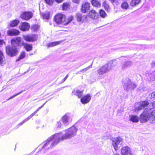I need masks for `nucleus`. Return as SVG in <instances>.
Wrapping results in <instances>:
<instances>
[{
  "label": "nucleus",
  "instance_id": "9b49d317",
  "mask_svg": "<svg viewBox=\"0 0 155 155\" xmlns=\"http://www.w3.org/2000/svg\"><path fill=\"white\" fill-rule=\"evenodd\" d=\"M24 39L26 41L32 42L36 40L38 38L36 35H27L23 36Z\"/></svg>",
  "mask_w": 155,
  "mask_h": 155
},
{
  "label": "nucleus",
  "instance_id": "2f4dec72",
  "mask_svg": "<svg viewBox=\"0 0 155 155\" xmlns=\"http://www.w3.org/2000/svg\"><path fill=\"white\" fill-rule=\"evenodd\" d=\"M100 16L103 18L106 17L107 15L105 12L102 9L100 10L99 12Z\"/></svg>",
  "mask_w": 155,
  "mask_h": 155
},
{
  "label": "nucleus",
  "instance_id": "dca6fc26",
  "mask_svg": "<svg viewBox=\"0 0 155 155\" xmlns=\"http://www.w3.org/2000/svg\"><path fill=\"white\" fill-rule=\"evenodd\" d=\"M88 16L93 19H96L98 17V13L94 10H91L90 11Z\"/></svg>",
  "mask_w": 155,
  "mask_h": 155
},
{
  "label": "nucleus",
  "instance_id": "72a5a7b5",
  "mask_svg": "<svg viewBox=\"0 0 155 155\" xmlns=\"http://www.w3.org/2000/svg\"><path fill=\"white\" fill-rule=\"evenodd\" d=\"M39 28V26L37 25H33L32 26V29L34 31H37Z\"/></svg>",
  "mask_w": 155,
  "mask_h": 155
},
{
  "label": "nucleus",
  "instance_id": "4468645a",
  "mask_svg": "<svg viewBox=\"0 0 155 155\" xmlns=\"http://www.w3.org/2000/svg\"><path fill=\"white\" fill-rule=\"evenodd\" d=\"M29 28V24L26 22L22 23L19 26V29L23 31L28 30Z\"/></svg>",
  "mask_w": 155,
  "mask_h": 155
},
{
  "label": "nucleus",
  "instance_id": "49530a36",
  "mask_svg": "<svg viewBox=\"0 0 155 155\" xmlns=\"http://www.w3.org/2000/svg\"><path fill=\"white\" fill-rule=\"evenodd\" d=\"M72 1L73 2L76 3H78V0H72Z\"/></svg>",
  "mask_w": 155,
  "mask_h": 155
},
{
  "label": "nucleus",
  "instance_id": "f8f14e48",
  "mask_svg": "<svg viewBox=\"0 0 155 155\" xmlns=\"http://www.w3.org/2000/svg\"><path fill=\"white\" fill-rule=\"evenodd\" d=\"M21 18L26 20L30 19L33 16V14L30 12H23L21 16Z\"/></svg>",
  "mask_w": 155,
  "mask_h": 155
},
{
  "label": "nucleus",
  "instance_id": "393cba45",
  "mask_svg": "<svg viewBox=\"0 0 155 155\" xmlns=\"http://www.w3.org/2000/svg\"><path fill=\"white\" fill-rule=\"evenodd\" d=\"M24 48L27 51H31L32 49V46L31 45H29L26 43H24L23 44Z\"/></svg>",
  "mask_w": 155,
  "mask_h": 155
},
{
  "label": "nucleus",
  "instance_id": "4be33fe9",
  "mask_svg": "<svg viewBox=\"0 0 155 155\" xmlns=\"http://www.w3.org/2000/svg\"><path fill=\"white\" fill-rule=\"evenodd\" d=\"M141 0H131L130 2V5L132 7H134L138 5Z\"/></svg>",
  "mask_w": 155,
  "mask_h": 155
},
{
  "label": "nucleus",
  "instance_id": "c85d7f7f",
  "mask_svg": "<svg viewBox=\"0 0 155 155\" xmlns=\"http://www.w3.org/2000/svg\"><path fill=\"white\" fill-rule=\"evenodd\" d=\"M102 5L106 11H108L109 10V7L107 1H104L103 2Z\"/></svg>",
  "mask_w": 155,
  "mask_h": 155
},
{
  "label": "nucleus",
  "instance_id": "b1692460",
  "mask_svg": "<svg viewBox=\"0 0 155 155\" xmlns=\"http://www.w3.org/2000/svg\"><path fill=\"white\" fill-rule=\"evenodd\" d=\"M41 16L44 19L48 20L49 19L50 16V12H46L44 13H42L41 14Z\"/></svg>",
  "mask_w": 155,
  "mask_h": 155
},
{
  "label": "nucleus",
  "instance_id": "6e6d98bb",
  "mask_svg": "<svg viewBox=\"0 0 155 155\" xmlns=\"http://www.w3.org/2000/svg\"><path fill=\"white\" fill-rule=\"evenodd\" d=\"M124 0V2H126L127 1H128V0Z\"/></svg>",
  "mask_w": 155,
  "mask_h": 155
},
{
  "label": "nucleus",
  "instance_id": "423d86ee",
  "mask_svg": "<svg viewBox=\"0 0 155 155\" xmlns=\"http://www.w3.org/2000/svg\"><path fill=\"white\" fill-rule=\"evenodd\" d=\"M123 139L120 137L114 138L112 139V145L116 151L120 147V145L122 143Z\"/></svg>",
  "mask_w": 155,
  "mask_h": 155
},
{
  "label": "nucleus",
  "instance_id": "c03bdc74",
  "mask_svg": "<svg viewBox=\"0 0 155 155\" xmlns=\"http://www.w3.org/2000/svg\"><path fill=\"white\" fill-rule=\"evenodd\" d=\"M152 107L151 108H155V101H153L152 103Z\"/></svg>",
  "mask_w": 155,
  "mask_h": 155
},
{
  "label": "nucleus",
  "instance_id": "5701e85b",
  "mask_svg": "<svg viewBox=\"0 0 155 155\" xmlns=\"http://www.w3.org/2000/svg\"><path fill=\"white\" fill-rule=\"evenodd\" d=\"M92 5L96 7H99L101 5L100 2L98 0H92L91 1Z\"/></svg>",
  "mask_w": 155,
  "mask_h": 155
},
{
  "label": "nucleus",
  "instance_id": "bb28decb",
  "mask_svg": "<svg viewBox=\"0 0 155 155\" xmlns=\"http://www.w3.org/2000/svg\"><path fill=\"white\" fill-rule=\"evenodd\" d=\"M60 43V41H54L48 43L46 46L48 47H52L59 44Z\"/></svg>",
  "mask_w": 155,
  "mask_h": 155
},
{
  "label": "nucleus",
  "instance_id": "aec40b11",
  "mask_svg": "<svg viewBox=\"0 0 155 155\" xmlns=\"http://www.w3.org/2000/svg\"><path fill=\"white\" fill-rule=\"evenodd\" d=\"M129 117L130 120L134 123L138 122L139 120L138 117L135 115H130Z\"/></svg>",
  "mask_w": 155,
  "mask_h": 155
},
{
  "label": "nucleus",
  "instance_id": "4d7b16f0",
  "mask_svg": "<svg viewBox=\"0 0 155 155\" xmlns=\"http://www.w3.org/2000/svg\"><path fill=\"white\" fill-rule=\"evenodd\" d=\"M32 54H29V55H32Z\"/></svg>",
  "mask_w": 155,
  "mask_h": 155
},
{
  "label": "nucleus",
  "instance_id": "a878e982",
  "mask_svg": "<svg viewBox=\"0 0 155 155\" xmlns=\"http://www.w3.org/2000/svg\"><path fill=\"white\" fill-rule=\"evenodd\" d=\"M118 62L116 60H114L113 61H110L107 64V65L110 64V69L113 67L116 66Z\"/></svg>",
  "mask_w": 155,
  "mask_h": 155
},
{
  "label": "nucleus",
  "instance_id": "7c9ffc66",
  "mask_svg": "<svg viewBox=\"0 0 155 155\" xmlns=\"http://www.w3.org/2000/svg\"><path fill=\"white\" fill-rule=\"evenodd\" d=\"M25 56V51H22L21 52L20 56L16 59V61H18L21 59L24 58Z\"/></svg>",
  "mask_w": 155,
  "mask_h": 155
},
{
  "label": "nucleus",
  "instance_id": "864d4df0",
  "mask_svg": "<svg viewBox=\"0 0 155 155\" xmlns=\"http://www.w3.org/2000/svg\"><path fill=\"white\" fill-rule=\"evenodd\" d=\"M111 2H114V0H110Z\"/></svg>",
  "mask_w": 155,
  "mask_h": 155
},
{
  "label": "nucleus",
  "instance_id": "ea45409f",
  "mask_svg": "<svg viewBox=\"0 0 155 155\" xmlns=\"http://www.w3.org/2000/svg\"><path fill=\"white\" fill-rule=\"evenodd\" d=\"M46 3L49 5H51L54 2V0H45Z\"/></svg>",
  "mask_w": 155,
  "mask_h": 155
},
{
  "label": "nucleus",
  "instance_id": "ddd939ff",
  "mask_svg": "<svg viewBox=\"0 0 155 155\" xmlns=\"http://www.w3.org/2000/svg\"><path fill=\"white\" fill-rule=\"evenodd\" d=\"M61 120L64 125L66 126L71 121L69 114H67L63 116Z\"/></svg>",
  "mask_w": 155,
  "mask_h": 155
},
{
  "label": "nucleus",
  "instance_id": "4c0bfd02",
  "mask_svg": "<svg viewBox=\"0 0 155 155\" xmlns=\"http://www.w3.org/2000/svg\"><path fill=\"white\" fill-rule=\"evenodd\" d=\"M149 76L150 78V79L149 80L152 81H153L155 80V75L154 74H150Z\"/></svg>",
  "mask_w": 155,
  "mask_h": 155
},
{
  "label": "nucleus",
  "instance_id": "6ab92c4d",
  "mask_svg": "<svg viewBox=\"0 0 155 155\" xmlns=\"http://www.w3.org/2000/svg\"><path fill=\"white\" fill-rule=\"evenodd\" d=\"M90 3L88 2H85L83 3L82 5L81 8L82 12L84 13L86 12L90 8Z\"/></svg>",
  "mask_w": 155,
  "mask_h": 155
},
{
  "label": "nucleus",
  "instance_id": "2eb2a0df",
  "mask_svg": "<svg viewBox=\"0 0 155 155\" xmlns=\"http://www.w3.org/2000/svg\"><path fill=\"white\" fill-rule=\"evenodd\" d=\"M91 98V96L89 94H87L81 98V101L83 104H87L89 102Z\"/></svg>",
  "mask_w": 155,
  "mask_h": 155
},
{
  "label": "nucleus",
  "instance_id": "e433bc0d",
  "mask_svg": "<svg viewBox=\"0 0 155 155\" xmlns=\"http://www.w3.org/2000/svg\"><path fill=\"white\" fill-rule=\"evenodd\" d=\"M87 16L85 15H84L81 17H80L78 16V21L79 19H80V21H83L85 20L87 18Z\"/></svg>",
  "mask_w": 155,
  "mask_h": 155
},
{
  "label": "nucleus",
  "instance_id": "a19ab883",
  "mask_svg": "<svg viewBox=\"0 0 155 155\" xmlns=\"http://www.w3.org/2000/svg\"><path fill=\"white\" fill-rule=\"evenodd\" d=\"M23 91H22L18 93L17 94H16L11 97H10V98H9L8 99V100H10V99H12V98H14V97H16V96H17V95H18L19 94H21V93H22V92Z\"/></svg>",
  "mask_w": 155,
  "mask_h": 155
},
{
  "label": "nucleus",
  "instance_id": "79ce46f5",
  "mask_svg": "<svg viewBox=\"0 0 155 155\" xmlns=\"http://www.w3.org/2000/svg\"><path fill=\"white\" fill-rule=\"evenodd\" d=\"M151 98H155V91L153 92L150 94Z\"/></svg>",
  "mask_w": 155,
  "mask_h": 155
},
{
  "label": "nucleus",
  "instance_id": "473e14b6",
  "mask_svg": "<svg viewBox=\"0 0 155 155\" xmlns=\"http://www.w3.org/2000/svg\"><path fill=\"white\" fill-rule=\"evenodd\" d=\"M92 67V65L89 66L87 67V68H85L84 69H82L80 70L79 71V73H84L86 72L90 68Z\"/></svg>",
  "mask_w": 155,
  "mask_h": 155
},
{
  "label": "nucleus",
  "instance_id": "5fc2aeb1",
  "mask_svg": "<svg viewBox=\"0 0 155 155\" xmlns=\"http://www.w3.org/2000/svg\"><path fill=\"white\" fill-rule=\"evenodd\" d=\"M78 94L79 92L82 93V92H81V91H80V92L79 91H78Z\"/></svg>",
  "mask_w": 155,
  "mask_h": 155
},
{
  "label": "nucleus",
  "instance_id": "603ef678",
  "mask_svg": "<svg viewBox=\"0 0 155 155\" xmlns=\"http://www.w3.org/2000/svg\"><path fill=\"white\" fill-rule=\"evenodd\" d=\"M114 155H120V154L119 153H115L114 154Z\"/></svg>",
  "mask_w": 155,
  "mask_h": 155
},
{
  "label": "nucleus",
  "instance_id": "39448f33",
  "mask_svg": "<svg viewBox=\"0 0 155 155\" xmlns=\"http://www.w3.org/2000/svg\"><path fill=\"white\" fill-rule=\"evenodd\" d=\"M123 85L124 89L127 91L135 88L137 85L129 79H126L123 82Z\"/></svg>",
  "mask_w": 155,
  "mask_h": 155
},
{
  "label": "nucleus",
  "instance_id": "20e7f679",
  "mask_svg": "<svg viewBox=\"0 0 155 155\" xmlns=\"http://www.w3.org/2000/svg\"><path fill=\"white\" fill-rule=\"evenodd\" d=\"M55 21L58 24L63 23L64 25H67L71 22L73 19V17L72 16L70 17L68 19V22L66 23H64L65 20V16L61 14H58L54 17Z\"/></svg>",
  "mask_w": 155,
  "mask_h": 155
},
{
  "label": "nucleus",
  "instance_id": "13d9d810",
  "mask_svg": "<svg viewBox=\"0 0 155 155\" xmlns=\"http://www.w3.org/2000/svg\"><path fill=\"white\" fill-rule=\"evenodd\" d=\"M1 33H0V36H1Z\"/></svg>",
  "mask_w": 155,
  "mask_h": 155
},
{
  "label": "nucleus",
  "instance_id": "0eeeda50",
  "mask_svg": "<svg viewBox=\"0 0 155 155\" xmlns=\"http://www.w3.org/2000/svg\"><path fill=\"white\" fill-rule=\"evenodd\" d=\"M149 104L147 101H142L135 103V112H138L143 108H146L148 106Z\"/></svg>",
  "mask_w": 155,
  "mask_h": 155
},
{
  "label": "nucleus",
  "instance_id": "a211bd4d",
  "mask_svg": "<svg viewBox=\"0 0 155 155\" xmlns=\"http://www.w3.org/2000/svg\"><path fill=\"white\" fill-rule=\"evenodd\" d=\"M7 34L8 35L10 36H16L19 34L20 32L17 29H13L8 31Z\"/></svg>",
  "mask_w": 155,
  "mask_h": 155
},
{
  "label": "nucleus",
  "instance_id": "8fccbe9b",
  "mask_svg": "<svg viewBox=\"0 0 155 155\" xmlns=\"http://www.w3.org/2000/svg\"><path fill=\"white\" fill-rule=\"evenodd\" d=\"M65 81V80L64 78V79L62 80V83L64 82Z\"/></svg>",
  "mask_w": 155,
  "mask_h": 155
},
{
  "label": "nucleus",
  "instance_id": "f257e3e1",
  "mask_svg": "<svg viewBox=\"0 0 155 155\" xmlns=\"http://www.w3.org/2000/svg\"><path fill=\"white\" fill-rule=\"evenodd\" d=\"M78 124L76 123L72 127L64 131V133H59L50 136L44 141L39 147H42V150L51 148L57 145L60 140L70 139L76 135L78 130Z\"/></svg>",
  "mask_w": 155,
  "mask_h": 155
},
{
  "label": "nucleus",
  "instance_id": "58836bf2",
  "mask_svg": "<svg viewBox=\"0 0 155 155\" xmlns=\"http://www.w3.org/2000/svg\"><path fill=\"white\" fill-rule=\"evenodd\" d=\"M72 95H74L76 96H78V89H75L73 91L72 93Z\"/></svg>",
  "mask_w": 155,
  "mask_h": 155
},
{
  "label": "nucleus",
  "instance_id": "c756f323",
  "mask_svg": "<svg viewBox=\"0 0 155 155\" xmlns=\"http://www.w3.org/2000/svg\"><path fill=\"white\" fill-rule=\"evenodd\" d=\"M121 7L123 9H127L129 7V5L127 2H124L121 3Z\"/></svg>",
  "mask_w": 155,
  "mask_h": 155
},
{
  "label": "nucleus",
  "instance_id": "412c9836",
  "mask_svg": "<svg viewBox=\"0 0 155 155\" xmlns=\"http://www.w3.org/2000/svg\"><path fill=\"white\" fill-rule=\"evenodd\" d=\"M5 63V59L3 54L0 51V65H3Z\"/></svg>",
  "mask_w": 155,
  "mask_h": 155
},
{
  "label": "nucleus",
  "instance_id": "9d476101",
  "mask_svg": "<svg viewBox=\"0 0 155 155\" xmlns=\"http://www.w3.org/2000/svg\"><path fill=\"white\" fill-rule=\"evenodd\" d=\"M122 155H134L131 149L128 146H125L121 149Z\"/></svg>",
  "mask_w": 155,
  "mask_h": 155
},
{
  "label": "nucleus",
  "instance_id": "37998d69",
  "mask_svg": "<svg viewBox=\"0 0 155 155\" xmlns=\"http://www.w3.org/2000/svg\"><path fill=\"white\" fill-rule=\"evenodd\" d=\"M4 44L5 45V43L4 41L3 40H0V47Z\"/></svg>",
  "mask_w": 155,
  "mask_h": 155
},
{
  "label": "nucleus",
  "instance_id": "6e6552de",
  "mask_svg": "<svg viewBox=\"0 0 155 155\" xmlns=\"http://www.w3.org/2000/svg\"><path fill=\"white\" fill-rule=\"evenodd\" d=\"M110 65H107V64H104L97 70V72L99 75L104 74L110 71Z\"/></svg>",
  "mask_w": 155,
  "mask_h": 155
},
{
  "label": "nucleus",
  "instance_id": "f03ea898",
  "mask_svg": "<svg viewBox=\"0 0 155 155\" xmlns=\"http://www.w3.org/2000/svg\"><path fill=\"white\" fill-rule=\"evenodd\" d=\"M21 41V38L18 37L12 39L11 41V45H8L5 47L6 52L10 57L15 56L17 54V48L19 45Z\"/></svg>",
  "mask_w": 155,
  "mask_h": 155
},
{
  "label": "nucleus",
  "instance_id": "09e8293b",
  "mask_svg": "<svg viewBox=\"0 0 155 155\" xmlns=\"http://www.w3.org/2000/svg\"><path fill=\"white\" fill-rule=\"evenodd\" d=\"M68 77V75H67L64 78V79L66 80L67 79V78Z\"/></svg>",
  "mask_w": 155,
  "mask_h": 155
},
{
  "label": "nucleus",
  "instance_id": "3c124183",
  "mask_svg": "<svg viewBox=\"0 0 155 155\" xmlns=\"http://www.w3.org/2000/svg\"><path fill=\"white\" fill-rule=\"evenodd\" d=\"M65 81V80L64 78V79L62 80V83L64 82Z\"/></svg>",
  "mask_w": 155,
  "mask_h": 155
},
{
  "label": "nucleus",
  "instance_id": "de8ad7c7",
  "mask_svg": "<svg viewBox=\"0 0 155 155\" xmlns=\"http://www.w3.org/2000/svg\"><path fill=\"white\" fill-rule=\"evenodd\" d=\"M64 87H62L61 88H58V89H57V91H60L61 89L62 88H64Z\"/></svg>",
  "mask_w": 155,
  "mask_h": 155
},
{
  "label": "nucleus",
  "instance_id": "c9c22d12",
  "mask_svg": "<svg viewBox=\"0 0 155 155\" xmlns=\"http://www.w3.org/2000/svg\"><path fill=\"white\" fill-rule=\"evenodd\" d=\"M56 127L57 128H61L63 127V125L60 121H57L56 124Z\"/></svg>",
  "mask_w": 155,
  "mask_h": 155
},
{
  "label": "nucleus",
  "instance_id": "f3484780",
  "mask_svg": "<svg viewBox=\"0 0 155 155\" xmlns=\"http://www.w3.org/2000/svg\"><path fill=\"white\" fill-rule=\"evenodd\" d=\"M133 63L131 61H126L122 63L121 68L122 69L129 67L133 65Z\"/></svg>",
  "mask_w": 155,
  "mask_h": 155
},
{
  "label": "nucleus",
  "instance_id": "a18cd8bd",
  "mask_svg": "<svg viewBox=\"0 0 155 155\" xmlns=\"http://www.w3.org/2000/svg\"><path fill=\"white\" fill-rule=\"evenodd\" d=\"M64 0H55V1L58 3H60L61 2Z\"/></svg>",
  "mask_w": 155,
  "mask_h": 155
},
{
  "label": "nucleus",
  "instance_id": "7ed1b4c3",
  "mask_svg": "<svg viewBox=\"0 0 155 155\" xmlns=\"http://www.w3.org/2000/svg\"><path fill=\"white\" fill-rule=\"evenodd\" d=\"M140 121L142 123L150 120L152 123H155V110L146 108L140 116Z\"/></svg>",
  "mask_w": 155,
  "mask_h": 155
},
{
  "label": "nucleus",
  "instance_id": "1a4fd4ad",
  "mask_svg": "<svg viewBox=\"0 0 155 155\" xmlns=\"http://www.w3.org/2000/svg\"><path fill=\"white\" fill-rule=\"evenodd\" d=\"M46 101L45 103L42 106L38 107L35 112H34L32 114L28 116L27 118L24 119L22 122L20 123L17 126V127L18 128L19 127L22 125L23 124L25 123V122L29 120L39 110H40L44 106L45 104L46 103Z\"/></svg>",
  "mask_w": 155,
  "mask_h": 155
},
{
  "label": "nucleus",
  "instance_id": "cd10ccee",
  "mask_svg": "<svg viewBox=\"0 0 155 155\" xmlns=\"http://www.w3.org/2000/svg\"><path fill=\"white\" fill-rule=\"evenodd\" d=\"M19 22V21L18 20H14L11 22L10 25L12 27L16 26L18 25Z\"/></svg>",
  "mask_w": 155,
  "mask_h": 155
},
{
  "label": "nucleus",
  "instance_id": "f704fd0d",
  "mask_svg": "<svg viewBox=\"0 0 155 155\" xmlns=\"http://www.w3.org/2000/svg\"><path fill=\"white\" fill-rule=\"evenodd\" d=\"M69 6V4L68 3H64L62 5V9L63 10H66L68 8Z\"/></svg>",
  "mask_w": 155,
  "mask_h": 155
}]
</instances>
